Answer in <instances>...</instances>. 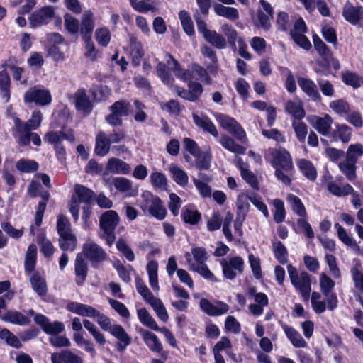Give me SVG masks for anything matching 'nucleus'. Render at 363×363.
Instances as JSON below:
<instances>
[{
    "label": "nucleus",
    "instance_id": "obj_1",
    "mask_svg": "<svg viewBox=\"0 0 363 363\" xmlns=\"http://www.w3.org/2000/svg\"><path fill=\"white\" fill-rule=\"evenodd\" d=\"M191 255L193 258L191 257L189 252L185 254L189 269L199 273L206 279L213 282H217L218 279L206 264L208 259V255L206 250L201 247H193L191 249Z\"/></svg>",
    "mask_w": 363,
    "mask_h": 363
},
{
    "label": "nucleus",
    "instance_id": "obj_2",
    "mask_svg": "<svg viewBox=\"0 0 363 363\" xmlns=\"http://www.w3.org/2000/svg\"><path fill=\"white\" fill-rule=\"evenodd\" d=\"M290 281L304 301H308L311 292V276L305 271L299 272L292 264L286 267Z\"/></svg>",
    "mask_w": 363,
    "mask_h": 363
},
{
    "label": "nucleus",
    "instance_id": "obj_3",
    "mask_svg": "<svg viewBox=\"0 0 363 363\" xmlns=\"http://www.w3.org/2000/svg\"><path fill=\"white\" fill-rule=\"evenodd\" d=\"M141 199L140 207L145 213L148 212L158 220H163L165 218L167 211L158 196L153 195L150 191H144L141 194Z\"/></svg>",
    "mask_w": 363,
    "mask_h": 363
},
{
    "label": "nucleus",
    "instance_id": "obj_4",
    "mask_svg": "<svg viewBox=\"0 0 363 363\" xmlns=\"http://www.w3.org/2000/svg\"><path fill=\"white\" fill-rule=\"evenodd\" d=\"M194 18L196 23L198 32L202 35L205 40L214 48L221 50L226 47V40L216 30L207 28V24L202 20L198 11L194 13Z\"/></svg>",
    "mask_w": 363,
    "mask_h": 363
},
{
    "label": "nucleus",
    "instance_id": "obj_5",
    "mask_svg": "<svg viewBox=\"0 0 363 363\" xmlns=\"http://www.w3.org/2000/svg\"><path fill=\"white\" fill-rule=\"evenodd\" d=\"M99 222L100 228L103 231L101 236L106 240L108 245L111 246L116 240L114 231L118 224L119 216L114 211H107L101 215Z\"/></svg>",
    "mask_w": 363,
    "mask_h": 363
},
{
    "label": "nucleus",
    "instance_id": "obj_6",
    "mask_svg": "<svg viewBox=\"0 0 363 363\" xmlns=\"http://www.w3.org/2000/svg\"><path fill=\"white\" fill-rule=\"evenodd\" d=\"M14 128L13 135L19 145L28 146L30 142L36 146L41 145L40 136L37 133H33V130L24 125V122L18 118H14Z\"/></svg>",
    "mask_w": 363,
    "mask_h": 363
},
{
    "label": "nucleus",
    "instance_id": "obj_7",
    "mask_svg": "<svg viewBox=\"0 0 363 363\" xmlns=\"http://www.w3.org/2000/svg\"><path fill=\"white\" fill-rule=\"evenodd\" d=\"M214 116L220 125L237 140L242 143L247 140L245 131L235 118L221 113H216Z\"/></svg>",
    "mask_w": 363,
    "mask_h": 363
},
{
    "label": "nucleus",
    "instance_id": "obj_8",
    "mask_svg": "<svg viewBox=\"0 0 363 363\" xmlns=\"http://www.w3.org/2000/svg\"><path fill=\"white\" fill-rule=\"evenodd\" d=\"M222 267L223 276L228 280H233L238 274L244 272L245 261L240 256H235L230 258H223L219 261Z\"/></svg>",
    "mask_w": 363,
    "mask_h": 363
},
{
    "label": "nucleus",
    "instance_id": "obj_9",
    "mask_svg": "<svg viewBox=\"0 0 363 363\" xmlns=\"http://www.w3.org/2000/svg\"><path fill=\"white\" fill-rule=\"evenodd\" d=\"M23 100L26 104L35 103L44 106L51 103L52 96L49 90L33 86L25 92Z\"/></svg>",
    "mask_w": 363,
    "mask_h": 363
},
{
    "label": "nucleus",
    "instance_id": "obj_10",
    "mask_svg": "<svg viewBox=\"0 0 363 363\" xmlns=\"http://www.w3.org/2000/svg\"><path fill=\"white\" fill-rule=\"evenodd\" d=\"M83 325L92 335L93 338L99 345H104L106 343V338L103 333H101L97 327L88 319H84L82 321L78 317H74L72 320V328L75 333L82 330Z\"/></svg>",
    "mask_w": 363,
    "mask_h": 363
},
{
    "label": "nucleus",
    "instance_id": "obj_11",
    "mask_svg": "<svg viewBox=\"0 0 363 363\" xmlns=\"http://www.w3.org/2000/svg\"><path fill=\"white\" fill-rule=\"evenodd\" d=\"M55 15V8L52 6H43L34 12L29 17L30 26L33 28L40 27L49 23Z\"/></svg>",
    "mask_w": 363,
    "mask_h": 363
},
{
    "label": "nucleus",
    "instance_id": "obj_12",
    "mask_svg": "<svg viewBox=\"0 0 363 363\" xmlns=\"http://www.w3.org/2000/svg\"><path fill=\"white\" fill-rule=\"evenodd\" d=\"M84 258H87L92 266L106 259L107 254L105 250L95 242H89L83 245L82 252Z\"/></svg>",
    "mask_w": 363,
    "mask_h": 363
},
{
    "label": "nucleus",
    "instance_id": "obj_13",
    "mask_svg": "<svg viewBox=\"0 0 363 363\" xmlns=\"http://www.w3.org/2000/svg\"><path fill=\"white\" fill-rule=\"evenodd\" d=\"M34 321L40 326L45 333L51 336L62 333L65 328L63 323L57 320L50 322L47 316L41 313L35 315Z\"/></svg>",
    "mask_w": 363,
    "mask_h": 363
},
{
    "label": "nucleus",
    "instance_id": "obj_14",
    "mask_svg": "<svg viewBox=\"0 0 363 363\" xmlns=\"http://www.w3.org/2000/svg\"><path fill=\"white\" fill-rule=\"evenodd\" d=\"M272 164L274 168H282L289 173L293 170L292 158L290 153L284 147L274 149L272 152Z\"/></svg>",
    "mask_w": 363,
    "mask_h": 363
},
{
    "label": "nucleus",
    "instance_id": "obj_15",
    "mask_svg": "<svg viewBox=\"0 0 363 363\" xmlns=\"http://www.w3.org/2000/svg\"><path fill=\"white\" fill-rule=\"evenodd\" d=\"M199 305L201 309L211 316H220L226 314L230 310V306L221 301H218L213 304L208 299L201 298Z\"/></svg>",
    "mask_w": 363,
    "mask_h": 363
},
{
    "label": "nucleus",
    "instance_id": "obj_16",
    "mask_svg": "<svg viewBox=\"0 0 363 363\" xmlns=\"http://www.w3.org/2000/svg\"><path fill=\"white\" fill-rule=\"evenodd\" d=\"M308 123L321 135H327L333 123L332 118L325 114L323 117L311 116L308 117Z\"/></svg>",
    "mask_w": 363,
    "mask_h": 363
},
{
    "label": "nucleus",
    "instance_id": "obj_17",
    "mask_svg": "<svg viewBox=\"0 0 363 363\" xmlns=\"http://www.w3.org/2000/svg\"><path fill=\"white\" fill-rule=\"evenodd\" d=\"M77 111L89 114L93 109V103L84 89H78L74 95Z\"/></svg>",
    "mask_w": 363,
    "mask_h": 363
},
{
    "label": "nucleus",
    "instance_id": "obj_18",
    "mask_svg": "<svg viewBox=\"0 0 363 363\" xmlns=\"http://www.w3.org/2000/svg\"><path fill=\"white\" fill-rule=\"evenodd\" d=\"M106 171L113 174L126 175L130 172L131 167L121 159L111 157L107 161Z\"/></svg>",
    "mask_w": 363,
    "mask_h": 363
},
{
    "label": "nucleus",
    "instance_id": "obj_19",
    "mask_svg": "<svg viewBox=\"0 0 363 363\" xmlns=\"http://www.w3.org/2000/svg\"><path fill=\"white\" fill-rule=\"evenodd\" d=\"M74 274L76 283L82 286L85 281L88 274V264L82 254L77 255L74 262Z\"/></svg>",
    "mask_w": 363,
    "mask_h": 363
},
{
    "label": "nucleus",
    "instance_id": "obj_20",
    "mask_svg": "<svg viewBox=\"0 0 363 363\" xmlns=\"http://www.w3.org/2000/svg\"><path fill=\"white\" fill-rule=\"evenodd\" d=\"M109 333L118 340L116 347L118 351H124L131 343V337L121 325L115 324V327Z\"/></svg>",
    "mask_w": 363,
    "mask_h": 363
},
{
    "label": "nucleus",
    "instance_id": "obj_21",
    "mask_svg": "<svg viewBox=\"0 0 363 363\" xmlns=\"http://www.w3.org/2000/svg\"><path fill=\"white\" fill-rule=\"evenodd\" d=\"M192 118L194 123L197 127L201 128L203 131L210 133L213 137L217 138L218 136V132L216 125L206 115L201 114L199 116L196 113H194Z\"/></svg>",
    "mask_w": 363,
    "mask_h": 363
},
{
    "label": "nucleus",
    "instance_id": "obj_22",
    "mask_svg": "<svg viewBox=\"0 0 363 363\" xmlns=\"http://www.w3.org/2000/svg\"><path fill=\"white\" fill-rule=\"evenodd\" d=\"M342 15L345 19L352 25H357L363 18V7L354 6L347 2L343 8Z\"/></svg>",
    "mask_w": 363,
    "mask_h": 363
},
{
    "label": "nucleus",
    "instance_id": "obj_23",
    "mask_svg": "<svg viewBox=\"0 0 363 363\" xmlns=\"http://www.w3.org/2000/svg\"><path fill=\"white\" fill-rule=\"evenodd\" d=\"M67 309L75 314L83 317L94 318L96 316L97 310L92 306L78 302H69L67 305Z\"/></svg>",
    "mask_w": 363,
    "mask_h": 363
},
{
    "label": "nucleus",
    "instance_id": "obj_24",
    "mask_svg": "<svg viewBox=\"0 0 363 363\" xmlns=\"http://www.w3.org/2000/svg\"><path fill=\"white\" fill-rule=\"evenodd\" d=\"M0 318L5 322L20 326H27L30 323L28 316L17 311H8Z\"/></svg>",
    "mask_w": 363,
    "mask_h": 363
},
{
    "label": "nucleus",
    "instance_id": "obj_25",
    "mask_svg": "<svg viewBox=\"0 0 363 363\" xmlns=\"http://www.w3.org/2000/svg\"><path fill=\"white\" fill-rule=\"evenodd\" d=\"M167 57H168L167 60V65L169 66V68L174 72L176 77L184 82H192V75L189 71L183 69L179 62L170 54H167Z\"/></svg>",
    "mask_w": 363,
    "mask_h": 363
},
{
    "label": "nucleus",
    "instance_id": "obj_26",
    "mask_svg": "<svg viewBox=\"0 0 363 363\" xmlns=\"http://www.w3.org/2000/svg\"><path fill=\"white\" fill-rule=\"evenodd\" d=\"M285 111L296 121L301 120L305 117L306 112L303 109L301 101L296 99L289 100L285 103Z\"/></svg>",
    "mask_w": 363,
    "mask_h": 363
},
{
    "label": "nucleus",
    "instance_id": "obj_27",
    "mask_svg": "<svg viewBox=\"0 0 363 363\" xmlns=\"http://www.w3.org/2000/svg\"><path fill=\"white\" fill-rule=\"evenodd\" d=\"M111 144L108 140V135L104 131H99L95 140L94 152L100 157L106 156L110 151Z\"/></svg>",
    "mask_w": 363,
    "mask_h": 363
},
{
    "label": "nucleus",
    "instance_id": "obj_28",
    "mask_svg": "<svg viewBox=\"0 0 363 363\" xmlns=\"http://www.w3.org/2000/svg\"><path fill=\"white\" fill-rule=\"evenodd\" d=\"M298 84L301 89L310 98L314 101L320 99V95L318 92L317 86L313 81L304 78H298Z\"/></svg>",
    "mask_w": 363,
    "mask_h": 363
},
{
    "label": "nucleus",
    "instance_id": "obj_29",
    "mask_svg": "<svg viewBox=\"0 0 363 363\" xmlns=\"http://www.w3.org/2000/svg\"><path fill=\"white\" fill-rule=\"evenodd\" d=\"M282 328L287 338L294 347L303 348L307 346V342L295 328L286 324L282 325Z\"/></svg>",
    "mask_w": 363,
    "mask_h": 363
},
{
    "label": "nucleus",
    "instance_id": "obj_30",
    "mask_svg": "<svg viewBox=\"0 0 363 363\" xmlns=\"http://www.w3.org/2000/svg\"><path fill=\"white\" fill-rule=\"evenodd\" d=\"M94 28L93 13L91 11H86L82 16L80 33L84 39L91 38V33Z\"/></svg>",
    "mask_w": 363,
    "mask_h": 363
},
{
    "label": "nucleus",
    "instance_id": "obj_31",
    "mask_svg": "<svg viewBox=\"0 0 363 363\" xmlns=\"http://www.w3.org/2000/svg\"><path fill=\"white\" fill-rule=\"evenodd\" d=\"M181 217L183 221L190 225L197 224L201 218V214L193 205H187L183 207Z\"/></svg>",
    "mask_w": 363,
    "mask_h": 363
},
{
    "label": "nucleus",
    "instance_id": "obj_32",
    "mask_svg": "<svg viewBox=\"0 0 363 363\" xmlns=\"http://www.w3.org/2000/svg\"><path fill=\"white\" fill-rule=\"evenodd\" d=\"M113 184L118 191L125 193L128 196H134L137 194V191L133 189L132 181L127 178H113Z\"/></svg>",
    "mask_w": 363,
    "mask_h": 363
},
{
    "label": "nucleus",
    "instance_id": "obj_33",
    "mask_svg": "<svg viewBox=\"0 0 363 363\" xmlns=\"http://www.w3.org/2000/svg\"><path fill=\"white\" fill-rule=\"evenodd\" d=\"M169 171L172 174L173 180L180 186L185 187L189 183L187 173L176 164H171L169 166Z\"/></svg>",
    "mask_w": 363,
    "mask_h": 363
},
{
    "label": "nucleus",
    "instance_id": "obj_34",
    "mask_svg": "<svg viewBox=\"0 0 363 363\" xmlns=\"http://www.w3.org/2000/svg\"><path fill=\"white\" fill-rule=\"evenodd\" d=\"M215 13L230 21H235L239 18V12L234 7L225 6L221 4H216L213 6Z\"/></svg>",
    "mask_w": 363,
    "mask_h": 363
},
{
    "label": "nucleus",
    "instance_id": "obj_35",
    "mask_svg": "<svg viewBox=\"0 0 363 363\" xmlns=\"http://www.w3.org/2000/svg\"><path fill=\"white\" fill-rule=\"evenodd\" d=\"M141 334L145 343L151 351L155 352H160L162 351V345L155 333L147 330H144Z\"/></svg>",
    "mask_w": 363,
    "mask_h": 363
},
{
    "label": "nucleus",
    "instance_id": "obj_36",
    "mask_svg": "<svg viewBox=\"0 0 363 363\" xmlns=\"http://www.w3.org/2000/svg\"><path fill=\"white\" fill-rule=\"evenodd\" d=\"M220 143L223 148L236 155H244L245 153V147L237 143L234 139L228 135H222Z\"/></svg>",
    "mask_w": 363,
    "mask_h": 363
},
{
    "label": "nucleus",
    "instance_id": "obj_37",
    "mask_svg": "<svg viewBox=\"0 0 363 363\" xmlns=\"http://www.w3.org/2000/svg\"><path fill=\"white\" fill-rule=\"evenodd\" d=\"M297 166L301 172L308 179L314 181L317 178V171L313 163L306 159H300L297 160Z\"/></svg>",
    "mask_w": 363,
    "mask_h": 363
},
{
    "label": "nucleus",
    "instance_id": "obj_38",
    "mask_svg": "<svg viewBox=\"0 0 363 363\" xmlns=\"http://www.w3.org/2000/svg\"><path fill=\"white\" fill-rule=\"evenodd\" d=\"M51 357L62 363H83L82 358L69 350L55 352Z\"/></svg>",
    "mask_w": 363,
    "mask_h": 363
},
{
    "label": "nucleus",
    "instance_id": "obj_39",
    "mask_svg": "<svg viewBox=\"0 0 363 363\" xmlns=\"http://www.w3.org/2000/svg\"><path fill=\"white\" fill-rule=\"evenodd\" d=\"M147 272L148 274L149 284L151 288L157 291L160 290L158 283V263L155 260L150 261L147 264Z\"/></svg>",
    "mask_w": 363,
    "mask_h": 363
},
{
    "label": "nucleus",
    "instance_id": "obj_40",
    "mask_svg": "<svg viewBox=\"0 0 363 363\" xmlns=\"http://www.w3.org/2000/svg\"><path fill=\"white\" fill-rule=\"evenodd\" d=\"M130 55L132 58V64L135 67L139 66L144 55V51L141 43L133 38L130 40Z\"/></svg>",
    "mask_w": 363,
    "mask_h": 363
},
{
    "label": "nucleus",
    "instance_id": "obj_41",
    "mask_svg": "<svg viewBox=\"0 0 363 363\" xmlns=\"http://www.w3.org/2000/svg\"><path fill=\"white\" fill-rule=\"evenodd\" d=\"M11 79L8 73L5 71L0 72V92L4 103L9 102L11 96Z\"/></svg>",
    "mask_w": 363,
    "mask_h": 363
},
{
    "label": "nucleus",
    "instance_id": "obj_42",
    "mask_svg": "<svg viewBox=\"0 0 363 363\" xmlns=\"http://www.w3.org/2000/svg\"><path fill=\"white\" fill-rule=\"evenodd\" d=\"M76 199L84 204H89L95 196L94 192L83 185L77 184L74 186Z\"/></svg>",
    "mask_w": 363,
    "mask_h": 363
},
{
    "label": "nucleus",
    "instance_id": "obj_43",
    "mask_svg": "<svg viewBox=\"0 0 363 363\" xmlns=\"http://www.w3.org/2000/svg\"><path fill=\"white\" fill-rule=\"evenodd\" d=\"M16 168L22 173H33L39 169V164L34 160L21 158L16 163Z\"/></svg>",
    "mask_w": 363,
    "mask_h": 363
},
{
    "label": "nucleus",
    "instance_id": "obj_44",
    "mask_svg": "<svg viewBox=\"0 0 363 363\" xmlns=\"http://www.w3.org/2000/svg\"><path fill=\"white\" fill-rule=\"evenodd\" d=\"M286 201L290 205L293 211L300 217H306V210L301 200L297 196L289 194L286 197Z\"/></svg>",
    "mask_w": 363,
    "mask_h": 363
},
{
    "label": "nucleus",
    "instance_id": "obj_45",
    "mask_svg": "<svg viewBox=\"0 0 363 363\" xmlns=\"http://www.w3.org/2000/svg\"><path fill=\"white\" fill-rule=\"evenodd\" d=\"M137 315L140 322L145 326L153 330H160L156 321L149 313L146 308H140L137 310Z\"/></svg>",
    "mask_w": 363,
    "mask_h": 363
},
{
    "label": "nucleus",
    "instance_id": "obj_46",
    "mask_svg": "<svg viewBox=\"0 0 363 363\" xmlns=\"http://www.w3.org/2000/svg\"><path fill=\"white\" fill-rule=\"evenodd\" d=\"M327 189L330 194L339 197L346 196L354 191L353 187L349 184L340 186L333 182L327 184Z\"/></svg>",
    "mask_w": 363,
    "mask_h": 363
},
{
    "label": "nucleus",
    "instance_id": "obj_47",
    "mask_svg": "<svg viewBox=\"0 0 363 363\" xmlns=\"http://www.w3.org/2000/svg\"><path fill=\"white\" fill-rule=\"evenodd\" d=\"M59 245L64 251H73L77 245V238L72 232L60 235Z\"/></svg>",
    "mask_w": 363,
    "mask_h": 363
},
{
    "label": "nucleus",
    "instance_id": "obj_48",
    "mask_svg": "<svg viewBox=\"0 0 363 363\" xmlns=\"http://www.w3.org/2000/svg\"><path fill=\"white\" fill-rule=\"evenodd\" d=\"M155 312L157 317L163 322H167L169 319L167 311L162 303L160 299L154 296L147 302Z\"/></svg>",
    "mask_w": 363,
    "mask_h": 363
},
{
    "label": "nucleus",
    "instance_id": "obj_49",
    "mask_svg": "<svg viewBox=\"0 0 363 363\" xmlns=\"http://www.w3.org/2000/svg\"><path fill=\"white\" fill-rule=\"evenodd\" d=\"M179 18L182 26L183 30L189 36L194 35V23L189 13L185 11H180L179 13Z\"/></svg>",
    "mask_w": 363,
    "mask_h": 363
},
{
    "label": "nucleus",
    "instance_id": "obj_50",
    "mask_svg": "<svg viewBox=\"0 0 363 363\" xmlns=\"http://www.w3.org/2000/svg\"><path fill=\"white\" fill-rule=\"evenodd\" d=\"M196 158V166L199 169H208L211 167L212 159L210 150L199 151L197 155L194 156Z\"/></svg>",
    "mask_w": 363,
    "mask_h": 363
},
{
    "label": "nucleus",
    "instance_id": "obj_51",
    "mask_svg": "<svg viewBox=\"0 0 363 363\" xmlns=\"http://www.w3.org/2000/svg\"><path fill=\"white\" fill-rule=\"evenodd\" d=\"M272 251L275 258L281 263L285 264L288 261V251L281 241L272 242Z\"/></svg>",
    "mask_w": 363,
    "mask_h": 363
},
{
    "label": "nucleus",
    "instance_id": "obj_52",
    "mask_svg": "<svg viewBox=\"0 0 363 363\" xmlns=\"http://www.w3.org/2000/svg\"><path fill=\"white\" fill-rule=\"evenodd\" d=\"M352 279L354 287L363 293V270L361 269V264L357 263L350 269Z\"/></svg>",
    "mask_w": 363,
    "mask_h": 363
},
{
    "label": "nucleus",
    "instance_id": "obj_53",
    "mask_svg": "<svg viewBox=\"0 0 363 363\" xmlns=\"http://www.w3.org/2000/svg\"><path fill=\"white\" fill-rule=\"evenodd\" d=\"M0 339L4 340L8 345L14 348L19 349L22 347L20 337L18 338L6 328L0 331Z\"/></svg>",
    "mask_w": 363,
    "mask_h": 363
},
{
    "label": "nucleus",
    "instance_id": "obj_54",
    "mask_svg": "<svg viewBox=\"0 0 363 363\" xmlns=\"http://www.w3.org/2000/svg\"><path fill=\"white\" fill-rule=\"evenodd\" d=\"M37 256V247L34 244L28 246L25 258V269L32 272L35 266Z\"/></svg>",
    "mask_w": 363,
    "mask_h": 363
},
{
    "label": "nucleus",
    "instance_id": "obj_55",
    "mask_svg": "<svg viewBox=\"0 0 363 363\" xmlns=\"http://www.w3.org/2000/svg\"><path fill=\"white\" fill-rule=\"evenodd\" d=\"M152 186L157 189L164 190L167 186V179L165 174L159 172H152L150 176Z\"/></svg>",
    "mask_w": 363,
    "mask_h": 363
},
{
    "label": "nucleus",
    "instance_id": "obj_56",
    "mask_svg": "<svg viewBox=\"0 0 363 363\" xmlns=\"http://www.w3.org/2000/svg\"><path fill=\"white\" fill-rule=\"evenodd\" d=\"M272 204L274 207V220L277 223L284 221L286 218V211L284 202L279 199H274L272 201Z\"/></svg>",
    "mask_w": 363,
    "mask_h": 363
},
{
    "label": "nucleus",
    "instance_id": "obj_57",
    "mask_svg": "<svg viewBox=\"0 0 363 363\" xmlns=\"http://www.w3.org/2000/svg\"><path fill=\"white\" fill-rule=\"evenodd\" d=\"M342 79L345 84L351 86L354 89H357L363 85V77L351 72L342 73Z\"/></svg>",
    "mask_w": 363,
    "mask_h": 363
},
{
    "label": "nucleus",
    "instance_id": "obj_58",
    "mask_svg": "<svg viewBox=\"0 0 363 363\" xmlns=\"http://www.w3.org/2000/svg\"><path fill=\"white\" fill-rule=\"evenodd\" d=\"M33 289L39 295L44 296L47 293L45 281L39 274H33L30 279Z\"/></svg>",
    "mask_w": 363,
    "mask_h": 363
},
{
    "label": "nucleus",
    "instance_id": "obj_59",
    "mask_svg": "<svg viewBox=\"0 0 363 363\" xmlns=\"http://www.w3.org/2000/svg\"><path fill=\"white\" fill-rule=\"evenodd\" d=\"M313 45L323 60L328 62L332 57V54L325 43L318 36H315L313 37Z\"/></svg>",
    "mask_w": 363,
    "mask_h": 363
},
{
    "label": "nucleus",
    "instance_id": "obj_60",
    "mask_svg": "<svg viewBox=\"0 0 363 363\" xmlns=\"http://www.w3.org/2000/svg\"><path fill=\"white\" fill-rule=\"evenodd\" d=\"M363 155V145L355 143L349 145L346 152V159L352 162L357 163L358 159Z\"/></svg>",
    "mask_w": 363,
    "mask_h": 363
},
{
    "label": "nucleus",
    "instance_id": "obj_61",
    "mask_svg": "<svg viewBox=\"0 0 363 363\" xmlns=\"http://www.w3.org/2000/svg\"><path fill=\"white\" fill-rule=\"evenodd\" d=\"M319 284L323 295H328L329 293H331L335 285V281L325 272L320 274Z\"/></svg>",
    "mask_w": 363,
    "mask_h": 363
},
{
    "label": "nucleus",
    "instance_id": "obj_62",
    "mask_svg": "<svg viewBox=\"0 0 363 363\" xmlns=\"http://www.w3.org/2000/svg\"><path fill=\"white\" fill-rule=\"evenodd\" d=\"M109 109L121 118L127 116L129 114L130 103L125 100L117 101L109 107Z\"/></svg>",
    "mask_w": 363,
    "mask_h": 363
},
{
    "label": "nucleus",
    "instance_id": "obj_63",
    "mask_svg": "<svg viewBox=\"0 0 363 363\" xmlns=\"http://www.w3.org/2000/svg\"><path fill=\"white\" fill-rule=\"evenodd\" d=\"M292 127L294 130L298 140L301 143H304L308 134L307 125L302 122L301 120H293Z\"/></svg>",
    "mask_w": 363,
    "mask_h": 363
},
{
    "label": "nucleus",
    "instance_id": "obj_64",
    "mask_svg": "<svg viewBox=\"0 0 363 363\" xmlns=\"http://www.w3.org/2000/svg\"><path fill=\"white\" fill-rule=\"evenodd\" d=\"M339 167L350 181H353L356 178V163L345 159V161L340 162Z\"/></svg>",
    "mask_w": 363,
    "mask_h": 363
}]
</instances>
